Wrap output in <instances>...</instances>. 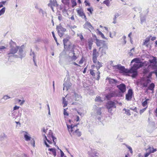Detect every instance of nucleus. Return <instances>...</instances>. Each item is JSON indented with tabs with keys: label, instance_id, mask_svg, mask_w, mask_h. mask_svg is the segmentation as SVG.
<instances>
[{
	"label": "nucleus",
	"instance_id": "nucleus-28",
	"mask_svg": "<svg viewBox=\"0 0 157 157\" xmlns=\"http://www.w3.org/2000/svg\"><path fill=\"white\" fill-rule=\"evenodd\" d=\"M67 101L66 100V99L65 98L63 97V107H65L67 106Z\"/></svg>",
	"mask_w": 157,
	"mask_h": 157
},
{
	"label": "nucleus",
	"instance_id": "nucleus-44",
	"mask_svg": "<svg viewBox=\"0 0 157 157\" xmlns=\"http://www.w3.org/2000/svg\"><path fill=\"white\" fill-rule=\"evenodd\" d=\"M72 52H73V56L72 57V59L73 60H75L77 59V58L76 56L75 55V53H74V50H73L72 51Z\"/></svg>",
	"mask_w": 157,
	"mask_h": 157
},
{
	"label": "nucleus",
	"instance_id": "nucleus-46",
	"mask_svg": "<svg viewBox=\"0 0 157 157\" xmlns=\"http://www.w3.org/2000/svg\"><path fill=\"white\" fill-rule=\"evenodd\" d=\"M69 0H62V2L63 3L65 4H67L68 3Z\"/></svg>",
	"mask_w": 157,
	"mask_h": 157
},
{
	"label": "nucleus",
	"instance_id": "nucleus-49",
	"mask_svg": "<svg viewBox=\"0 0 157 157\" xmlns=\"http://www.w3.org/2000/svg\"><path fill=\"white\" fill-rule=\"evenodd\" d=\"M77 36H79L81 40H82L83 39V37L82 35L81 34H77Z\"/></svg>",
	"mask_w": 157,
	"mask_h": 157
},
{
	"label": "nucleus",
	"instance_id": "nucleus-10",
	"mask_svg": "<svg viewBox=\"0 0 157 157\" xmlns=\"http://www.w3.org/2000/svg\"><path fill=\"white\" fill-rule=\"evenodd\" d=\"M157 151L156 149H154L153 148H151V147H149L147 149V153L145 154L144 155L145 157H147L148 156L151 154V153H153L154 152L156 151Z\"/></svg>",
	"mask_w": 157,
	"mask_h": 157
},
{
	"label": "nucleus",
	"instance_id": "nucleus-56",
	"mask_svg": "<svg viewBox=\"0 0 157 157\" xmlns=\"http://www.w3.org/2000/svg\"><path fill=\"white\" fill-rule=\"evenodd\" d=\"M148 72V71L147 69H145L144 70V73L146 74Z\"/></svg>",
	"mask_w": 157,
	"mask_h": 157
},
{
	"label": "nucleus",
	"instance_id": "nucleus-64",
	"mask_svg": "<svg viewBox=\"0 0 157 157\" xmlns=\"http://www.w3.org/2000/svg\"><path fill=\"white\" fill-rule=\"evenodd\" d=\"M76 26L75 25H73L72 26H71L70 28L71 29H75L76 28Z\"/></svg>",
	"mask_w": 157,
	"mask_h": 157
},
{
	"label": "nucleus",
	"instance_id": "nucleus-23",
	"mask_svg": "<svg viewBox=\"0 0 157 157\" xmlns=\"http://www.w3.org/2000/svg\"><path fill=\"white\" fill-rule=\"evenodd\" d=\"M48 150L51 151L55 157L56 155V151L55 148H49Z\"/></svg>",
	"mask_w": 157,
	"mask_h": 157
},
{
	"label": "nucleus",
	"instance_id": "nucleus-38",
	"mask_svg": "<svg viewBox=\"0 0 157 157\" xmlns=\"http://www.w3.org/2000/svg\"><path fill=\"white\" fill-rule=\"evenodd\" d=\"M5 8L3 7V8L0 10V16L2 15L3 14L5 13Z\"/></svg>",
	"mask_w": 157,
	"mask_h": 157
},
{
	"label": "nucleus",
	"instance_id": "nucleus-27",
	"mask_svg": "<svg viewBox=\"0 0 157 157\" xmlns=\"http://www.w3.org/2000/svg\"><path fill=\"white\" fill-rule=\"evenodd\" d=\"M102 66L101 63L98 61L97 62V65L96 66L97 71L100 69V68Z\"/></svg>",
	"mask_w": 157,
	"mask_h": 157
},
{
	"label": "nucleus",
	"instance_id": "nucleus-18",
	"mask_svg": "<svg viewBox=\"0 0 157 157\" xmlns=\"http://www.w3.org/2000/svg\"><path fill=\"white\" fill-rule=\"evenodd\" d=\"M96 44L98 46H102L103 45V44H104L105 42V41L100 40L98 39H97L96 40Z\"/></svg>",
	"mask_w": 157,
	"mask_h": 157
},
{
	"label": "nucleus",
	"instance_id": "nucleus-19",
	"mask_svg": "<svg viewBox=\"0 0 157 157\" xmlns=\"http://www.w3.org/2000/svg\"><path fill=\"white\" fill-rule=\"evenodd\" d=\"M150 41V38L147 37L144 40V42H143V45H145L146 47H148L149 45V41Z\"/></svg>",
	"mask_w": 157,
	"mask_h": 157
},
{
	"label": "nucleus",
	"instance_id": "nucleus-63",
	"mask_svg": "<svg viewBox=\"0 0 157 157\" xmlns=\"http://www.w3.org/2000/svg\"><path fill=\"white\" fill-rule=\"evenodd\" d=\"M155 69V71H153V73H155V75L157 77V69Z\"/></svg>",
	"mask_w": 157,
	"mask_h": 157
},
{
	"label": "nucleus",
	"instance_id": "nucleus-25",
	"mask_svg": "<svg viewBox=\"0 0 157 157\" xmlns=\"http://www.w3.org/2000/svg\"><path fill=\"white\" fill-rule=\"evenodd\" d=\"M39 13H42L43 15V16L44 17V16H47V13L46 12L44 11L42 9H40L39 10Z\"/></svg>",
	"mask_w": 157,
	"mask_h": 157
},
{
	"label": "nucleus",
	"instance_id": "nucleus-4",
	"mask_svg": "<svg viewBox=\"0 0 157 157\" xmlns=\"http://www.w3.org/2000/svg\"><path fill=\"white\" fill-rule=\"evenodd\" d=\"M106 107L107 109H109V112H111L112 110L111 109L113 108H116V106L114 102L110 101L108 102L106 104Z\"/></svg>",
	"mask_w": 157,
	"mask_h": 157
},
{
	"label": "nucleus",
	"instance_id": "nucleus-32",
	"mask_svg": "<svg viewBox=\"0 0 157 157\" xmlns=\"http://www.w3.org/2000/svg\"><path fill=\"white\" fill-rule=\"evenodd\" d=\"M75 132L76 135L78 136H80L82 134L81 132L79 131L78 129L75 130Z\"/></svg>",
	"mask_w": 157,
	"mask_h": 157
},
{
	"label": "nucleus",
	"instance_id": "nucleus-62",
	"mask_svg": "<svg viewBox=\"0 0 157 157\" xmlns=\"http://www.w3.org/2000/svg\"><path fill=\"white\" fill-rule=\"evenodd\" d=\"M84 3H85V5L86 6H90V4L88 2L86 1H85V2H84Z\"/></svg>",
	"mask_w": 157,
	"mask_h": 157
},
{
	"label": "nucleus",
	"instance_id": "nucleus-3",
	"mask_svg": "<svg viewBox=\"0 0 157 157\" xmlns=\"http://www.w3.org/2000/svg\"><path fill=\"white\" fill-rule=\"evenodd\" d=\"M56 30L59 36L61 37L64 34V32L66 30V29L63 28L60 25L57 26L56 27Z\"/></svg>",
	"mask_w": 157,
	"mask_h": 157
},
{
	"label": "nucleus",
	"instance_id": "nucleus-41",
	"mask_svg": "<svg viewBox=\"0 0 157 157\" xmlns=\"http://www.w3.org/2000/svg\"><path fill=\"white\" fill-rule=\"evenodd\" d=\"M148 100V99H147L146 100H145L142 103V105L144 107H145L147 104V101Z\"/></svg>",
	"mask_w": 157,
	"mask_h": 157
},
{
	"label": "nucleus",
	"instance_id": "nucleus-57",
	"mask_svg": "<svg viewBox=\"0 0 157 157\" xmlns=\"http://www.w3.org/2000/svg\"><path fill=\"white\" fill-rule=\"evenodd\" d=\"M60 150L61 153V157H63L64 155V153L60 149Z\"/></svg>",
	"mask_w": 157,
	"mask_h": 157
},
{
	"label": "nucleus",
	"instance_id": "nucleus-8",
	"mask_svg": "<svg viewBox=\"0 0 157 157\" xmlns=\"http://www.w3.org/2000/svg\"><path fill=\"white\" fill-rule=\"evenodd\" d=\"M106 81H108L109 84H110L112 86H115L118 82V81L115 79H112L108 77H107L106 78Z\"/></svg>",
	"mask_w": 157,
	"mask_h": 157
},
{
	"label": "nucleus",
	"instance_id": "nucleus-36",
	"mask_svg": "<svg viewBox=\"0 0 157 157\" xmlns=\"http://www.w3.org/2000/svg\"><path fill=\"white\" fill-rule=\"evenodd\" d=\"M68 41V39H67V38H65L63 40V43L64 45V47L65 48L66 46H67V45L66 44L67 42Z\"/></svg>",
	"mask_w": 157,
	"mask_h": 157
},
{
	"label": "nucleus",
	"instance_id": "nucleus-34",
	"mask_svg": "<svg viewBox=\"0 0 157 157\" xmlns=\"http://www.w3.org/2000/svg\"><path fill=\"white\" fill-rule=\"evenodd\" d=\"M52 36L54 39V40H55L56 43V44H57V45H58L59 44V43L58 42H57V38H56V37L55 35V34H54V32H52Z\"/></svg>",
	"mask_w": 157,
	"mask_h": 157
},
{
	"label": "nucleus",
	"instance_id": "nucleus-55",
	"mask_svg": "<svg viewBox=\"0 0 157 157\" xmlns=\"http://www.w3.org/2000/svg\"><path fill=\"white\" fill-rule=\"evenodd\" d=\"M20 107L17 106V105H15L14 107H13V110H16L18 109H19Z\"/></svg>",
	"mask_w": 157,
	"mask_h": 157
},
{
	"label": "nucleus",
	"instance_id": "nucleus-11",
	"mask_svg": "<svg viewBox=\"0 0 157 157\" xmlns=\"http://www.w3.org/2000/svg\"><path fill=\"white\" fill-rule=\"evenodd\" d=\"M117 87L119 90V91L123 93L126 91V86L124 83H121L119 85H117Z\"/></svg>",
	"mask_w": 157,
	"mask_h": 157
},
{
	"label": "nucleus",
	"instance_id": "nucleus-17",
	"mask_svg": "<svg viewBox=\"0 0 157 157\" xmlns=\"http://www.w3.org/2000/svg\"><path fill=\"white\" fill-rule=\"evenodd\" d=\"M116 96V91H113L112 92L110 93L109 94L107 95L106 97V98L109 99L113 97H115Z\"/></svg>",
	"mask_w": 157,
	"mask_h": 157
},
{
	"label": "nucleus",
	"instance_id": "nucleus-5",
	"mask_svg": "<svg viewBox=\"0 0 157 157\" xmlns=\"http://www.w3.org/2000/svg\"><path fill=\"white\" fill-rule=\"evenodd\" d=\"M99 56V53L97 52V49H94L93 52V60L94 63H96L97 62V58Z\"/></svg>",
	"mask_w": 157,
	"mask_h": 157
},
{
	"label": "nucleus",
	"instance_id": "nucleus-58",
	"mask_svg": "<svg viewBox=\"0 0 157 157\" xmlns=\"http://www.w3.org/2000/svg\"><path fill=\"white\" fill-rule=\"evenodd\" d=\"M44 143L45 144V145H46V147H50V146L49 145H48L47 143V142L45 140H44Z\"/></svg>",
	"mask_w": 157,
	"mask_h": 157
},
{
	"label": "nucleus",
	"instance_id": "nucleus-26",
	"mask_svg": "<svg viewBox=\"0 0 157 157\" xmlns=\"http://www.w3.org/2000/svg\"><path fill=\"white\" fill-rule=\"evenodd\" d=\"M116 91V96L117 97H122L123 95V94L124 93L120 91H119L118 92Z\"/></svg>",
	"mask_w": 157,
	"mask_h": 157
},
{
	"label": "nucleus",
	"instance_id": "nucleus-50",
	"mask_svg": "<svg viewBox=\"0 0 157 157\" xmlns=\"http://www.w3.org/2000/svg\"><path fill=\"white\" fill-rule=\"evenodd\" d=\"M63 114L64 115L68 116V113L67 112L66 109H64L63 110Z\"/></svg>",
	"mask_w": 157,
	"mask_h": 157
},
{
	"label": "nucleus",
	"instance_id": "nucleus-51",
	"mask_svg": "<svg viewBox=\"0 0 157 157\" xmlns=\"http://www.w3.org/2000/svg\"><path fill=\"white\" fill-rule=\"evenodd\" d=\"M51 137L52 138L53 142L54 143V144H55H55H56V142L55 141V140L56 139V138L53 135H52L51 136Z\"/></svg>",
	"mask_w": 157,
	"mask_h": 157
},
{
	"label": "nucleus",
	"instance_id": "nucleus-47",
	"mask_svg": "<svg viewBox=\"0 0 157 157\" xmlns=\"http://www.w3.org/2000/svg\"><path fill=\"white\" fill-rule=\"evenodd\" d=\"M90 73L93 76H95V73L94 72V70L92 69L90 70Z\"/></svg>",
	"mask_w": 157,
	"mask_h": 157
},
{
	"label": "nucleus",
	"instance_id": "nucleus-31",
	"mask_svg": "<svg viewBox=\"0 0 157 157\" xmlns=\"http://www.w3.org/2000/svg\"><path fill=\"white\" fill-rule=\"evenodd\" d=\"M102 46V48H103L102 51H103V50H106L108 49V46L105 43L103 44V45Z\"/></svg>",
	"mask_w": 157,
	"mask_h": 157
},
{
	"label": "nucleus",
	"instance_id": "nucleus-40",
	"mask_svg": "<svg viewBox=\"0 0 157 157\" xmlns=\"http://www.w3.org/2000/svg\"><path fill=\"white\" fill-rule=\"evenodd\" d=\"M95 100L96 101H102L101 99V97H96L95 98Z\"/></svg>",
	"mask_w": 157,
	"mask_h": 157
},
{
	"label": "nucleus",
	"instance_id": "nucleus-54",
	"mask_svg": "<svg viewBox=\"0 0 157 157\" xmlns=\"http://www.w3.org/2000/svg\"><path fill=\"white\" fill-rule=\"evenodd\" d=\"M103 38V39H105L106 40H107L108 39L107 38H106L104 36V34L102 33L100 35Z\"/></svg>",
	"mask_w": 157,
	"mask_h": 157
},
{
	"label": "nucleus",
	"instance_id": "nucleus-12",
	"mask_svg": "<svg viewBox=\"0 0 157 157\" xmlns=\"http://www.w3.org/2000/svg\"><path fill=\"white\" fill-rule=\"evenodd\" d=\"M77 12L78 15L81 17L82 18L87 19L86 16L82 9H80L77 10Z\"/></svg>",
	"mask_w": 157,
	"mask_h": 157
},
{
	"label": "nucleus",
	"instance_id": "nucleus-15",
	"mask_svg": "<svg viewBox=\"0 0 157 157\" xmlns=\"http://www.w3.org/2000/svg\"><path fill=\"white\" fill-rule=\"evenodd\" d=\"M23 48L24 46L22 45L18 48V54L20 56L19 57L21 58H22L25 56V54L23 52Z\"/></svg>",
	"mask_w": 157,
	"mask_h": 157
},
{
	"label": "nucleus",
	"instance_id": "nucleus-33",
	"mask_svg": "<svg viewBox=\"0 0 157 157\" xmlns=\"http://www.w3.org/2000/svg\"><path fill=\"white\" fill-rule=\"evenodd\" d=\"M146 21V17L145 16L142 17L141 16L140 21L141 23L142 24L143 22H145Z\"/></svg>",
	"mask_w": 157,
	"mask_h": 157
},
{
	"label": "nucleus",
	"instance_id": "nucleus-45",
	"mask_svg": "<svg viewBox=\"0 0 157 157\" xmlns=\"http://www.w3.org/2000/svg\"><path fill=\"white\" fill-rule=\"evenodd\" d=\"M33 62H34V63L35 65V66H37L36 63V61H35V60L36 56H35V54L33 52Z\"/></svg>",
	"mask_w": 157,
	"mask_h": 157
},
{
	"label": "nucleus",
	"instance_id": "nucleus-37",
	"mask_svg": "<svg viewBox=\"0 0 157 157\" xmlns=\"http://www.w3.org/2000/svg\"><path fill=\"white\" fill-rule=\"evenodd\" d=\"M93 44L91 40L89 41L88 42V46L89 48V49L91 50V47L92 46V45Z\"/></svg>",
	"mask_w": 157,
	"mask_h": 157
},
{
	"label": "nucleus",
	"instance_id": "nucleus-9",
	"mask_svg": "<svg viewBox=\"0 0 157 157\" xmlns=\"http://www.w3.org/2000/svg\"><path fill=\"white\" fill-rule=\"evenodd\" d=\"M48 6L50 7L53 11H54L53 6L57 7L58 6L56 0H50V3L48 4Z\"/></svg>",
	"mask_w": 157,
	"mask_h": 157
},
{
	"label": "nucleus",
	"instance_id": "nucleus-60",
	"mask_svg": "<svg viewBox=\"0 0 157 157\" xmlns=\"http://www.w3.org/2000/svg\"><path fill=\"white\" fill-rule=\"evenodd\" d=\"M6 48V47L3 46H0V51H2V50Z\"/></svg>",
	"mask_w": 157,
	"mask_h": 157
},
{
	"label": "nucleus",
	"instance_id": "nucleus-2",
	"mask_svg": "<svg viewBox=\"0 0 157 157\" xmlns=\"http://www.w3.org/2000/svg\"><path fill=\"white\" fill-rule=\"evenodd\" d=\"M10 50L9 53L8 54V55H9V57L12 56L11 55H10L11 54L13 55L14 56H17L16 55H13L17 52L18 50L19 47L17 46L16 44L12 41L10 42Z\"/></svg>",
	"mask_w": 157,
	"mask_h": 157
},
{
	"label": "nucleus",
	"instance_id": "nucleus-7",
	"mask_svg": "<svg viewBox=\"0 0 157 157\" xmlns=\"http://www.w3.org/2000/svg\"><path fill=\"white\" fill-rule=\"evenodd\" d=\"M94 113L96 116L101 115V109L100 107H97L96 105L94 106Z\"/></svg>",
	"mask_w": 157,
	"mask_h": 157
},
{
	"label": "nucleus",
	"instance_id": "nucleus-1",
	"mask_svg": "<svg viewBox=\"0 0 157 157\" xmlns=\"http://www.w3.org/2000/svg\"><path fill=\"white\" fill-rule=\"evenodd\" d=\"M138 61L137 58H135L132 60L131 63L136 62V63L134 64L133 66L129 70L125 68L124 66H121L120 64L115 65L114 67L119 70L121 73L126 75L131 76L133 78H135L137 75V70L144 65L143 63L139 62Z\"/></svg>",
	"mask_w": 157,
	"mask_h": 157
},
{
	"label": "nucleus",
	"instance_id": "nucleus-53",
	"mask_svg": "<svg viewBox=\"0 0 157 157\" xmlns=\"http://www.w3.org/2000/svg\"><path fill=\"white\" fill-rule=\"evenodd\" d=\"M119 16V14L118 13H115L114 15V18L115 20H116V19Z\"/></svg>",
	"mask_w": 157,
	"mask_h": 157
},
{
	"label": "nucleus",
	"instance_id": "nucleus-24",
	"mask_svg": "<svg viewBox=\"0 0 157 157\" xmlns=\"http://www.w3.org/2000/svg\"><path fill=\"white\" fill-rule=\"evenodd\" d=\"M155 85L153 83H151L148 87V89L153 91L154 90Z\"/></svg>",
	"mask_w": 157,
	"mask_h": 157
},
{
	"label": "nucleus",
	"instance_id": "nucleus-6",
	"mask_svg": "<svg viewBox=\"0 0 157 157\" xmlns=\"http://www.w3.org/2000/svg\"><path fill=\"white\" fill-rule=\"evenodd\" d=\"M153 59L152 60H149L150 62L152 63V67L154 69H157V61L156 58L155 57H153Z\"/></svg>",
	"mask_w": 157,
	"mask_h": 157
},
{
	"label": "nucleus",
	"instance_id": "nucleus-14",
	"mask_svg": "<svg viewBox=\"0 0 157 157\" xmlns=\"http://www.w3.org/2000/svg\"><path fill=\"white\" fill-rule=\"evenodd\" d=\"M89 157H94L95 156H98V154L94 150H91V151H88V152Z\"/></svg>",
	"mask_w": 157,
	"mask_h": 157
},
{
	"label": "nucleus",
	"instance_id": "nucleus-61",
	"mask_svg": "<svg viewBox=\"0 0 157 157\" xmlns=\"http://www.w3.org/2000/svg\"><path fill=\"white\" fill-rule=\"evenodd\" d=\"M146 109V108H145L143 109L140 110V114H141Z\"/></svg>",
	"mask_w": 157,
	"mask_h": 157
},
{
	"label": "nucleus",
	"instance_id": "nucleus-29",
	"mask_svg": "<svg viewBox=\"0 0 157 157\" xmlns=\"http://www.w3.org/2000/svg\"><path fill=\"white\" fill-rule=\"evenodd\" d=\"M150 82V81L149 79H147L143 83V87H147V86L148 84Z\"/></svg>",
	"mask_w": 157,
	"mask_h": 157
},
{
	"label": "nucleus",
	"instance_id": "nucleus-48",
	"mask_svg": "<svg viewBox=\"0 0 157 157\" xmlns=\"http://www.w3.org/2000/svg\"><path fill=\"white\" fill-rule=\"evenodd\" d=\"M58 18L59 20V21H61L62 20V19H63L62 16L60 14H58Z\"/></svg>",
	"mask_w": 157,
	"mask_h": 157
},
{
	"label": "nucleus",
	"instance_id": "nucleus-13",
	"mask_svg": "<svg viewBox=\"0 0 157 157\" xmlns=\"http://www.w3.org/2000/svg\"><path fill=\"white\" fill-rule=\"evenodd\" d=\"M132 93L133 92L132 89H129L128 93L126 95V99L127 100L129 101L131 99L132 97Z\"/></svg>",
	"mask_w": 157,
	"mask_h": 157
},
{
	"label": "nucleus",
	"instance_id": "nucleus-22",
	"mask_svg": "<svg viewBox=\"0 0 157 157\" xmlns=\"http://www.w3.org/2000/svg\"><path fill=\"white\" fill-rule=\"evenodd\" d=\"M64 87L63 88V90H64L65 88L66 89V90H67L71 86V85L70 83H64L63 84Z\"/></svg>",
	"mask_w": 157,
	"mask_h": 157
},
{
	"label": "nucleus",
	"instance_id": "nucleus-21",
	"mask_svg": "<svg viewBox=\"0 0 157 157\" xmlns=\"http://www.w3.org/2000/svg\"><path fill=\"white\" fill-rule=\"evenodd\" d=\"M75 126H76L73 125L72 124H71L70 125L67 124V128L69 131L71 132H72L73 131V128H74V127Z\"/></svg>",
	"mask_w": 157,
	"mask_h": 157
},
{
	"label": "nucleus",
	"instance_id": "nucleus-42",
	"mask_svg": "<svg viewBox=\"0 0 157 157\" xmlns=\"http://www.w3.org/2000/svg\"><path fill=\"white\" fill-rule=\"evenodd\" d=\"M11 98V97L8 96L7 95H6L4 96L3 97L2 99H3L5 100H6L9 98Z\"/></svg>",
	"mask_w": 157,
	"mask_h": 157
},
{
	"label": "nucleus",
	"instance_id": "nucleus-35",
	"mask_svg": "<svg viewBox=\"0 0 157 157\" xmlns=\"http://www.w3.org/2000/svg\"><path fill=\"white\" fill-rule=\"evenodd\" d=\"M124 145H125V146H126V147L128 148L129 149V150L130 151V152L131 153V154H132V153H133V151H132V148L129 146H128V145H127L126 144H123Z\"/></svg>",
	"mask_w": 157,
	"mask_h": 157
},
{
	"label": "nucleus",
	"instance_id": "nucleus-52",
	"mask_svg": "<svg viewBox=\"0 0 157 157\" xmlns=\"http://www.w3.org/2000/svg\"><path fill=\"white\" fill-rule=\"evenodd\" d=\"M87 10L91 14H92V12L93 11V10L92 8H88Z\"/></svg>",
	"mask_w": 157,
	"mask_h": 157
},
{
	"label": "nucleus",
	"instance_id": "nucleus-16",
	"mask_svg": "<svg viewBox=\"0 0 157 157\" xmlns=\"http://www.w3.org/2000/svg\"><path fill=\"white\" fill-rule=\"evenodd\" d=\"M83 27L85 29H92L93 28L90 23L89 22L87 21H86Z\"/></svg>",
	"mask_w": 157,
	"mask_h": 157
},
{
	"label": "nucleus",
	"instance_id": "nucleus-43",
	"mask_svg": "<svg viewBox=\"0 0 157 157\" xmlns=\"http://www.w3.org/2000/svg\"><path fill=\"white\" fill-rule=\"evenodd\" d=\"M109 0H106L104 1L103 3L105 4L107 6H108L109 3Z\"/></svg>",
	"mask_w": 157,
	"mask_h": 157
},
{
	"label": "nucleus",
	"instance_id": "nucleus-59",
	"mask_svg": "<svg viewBox=\"0 0 157 157\" xmlns=\"http://www.w3.org/2000/svg\"><path fill=\"white\" fill-rule=\"evenodd\" d=\"M48 133H49V136L50 137L52 135H53V134H52L53 133L52 132L51 130H49V132Z\"/></svg>",
	"mask_w": 157,
	"mask_h": 157
},
{
	"label": "nucleus",
	"instance_id": "nucleus-30",
	"mask_svg": "<svg viewBox=\"0 0 157 157\" xmlns=\"http://www.w3.org/2000/svg\"><path fill=\"white\" fill-rule=\"evenodd\" d=\"M123 111H125V113L127 115L130 116L131 115V114L130 113V111L129 109H126L125 108H124L123 110Z\"/></svg>",
	"mask_w": 157,
	"mask_h": 157
},
{
	"label": "nucleus",
	"instance_id": "nucleus-39",
	"mask_svg": "<svg viewBox=\"0 0 157 157\" xmlns=\"http://www.w3.org/2000/svg\"><path fill=\"white\" fill-rule=\"evenodd\" d=\"M71 3L72 4V7H74V6H76L77 5L76 2L75 0H71Z\"/></svg>",
	"mask_w": 157,
	"mask_h": 157
},
{
	"label": "nucleus",
	"instance_id": "nucleus-20",
	"mask_svg": "<svg viewBox=\"0 0 157 157\" xmlns=\"http://www.w3.org/2000/svg\"><path fill=\"white\" fill-rule=\"evenodd\" d=\"M22 133H25V134H24V137L26 141H28L30 140L31 137L27 135V134H28L27 132L22 131Z\"/></svg>",
	"mask_w": 157,
	"mask_h": 157
}]
</instances>
